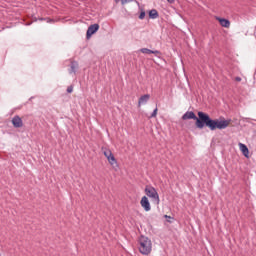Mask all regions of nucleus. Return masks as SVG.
I'll return each mask as SVG.
<instances>
[{"label": "nucleus", "instance_id": "nucleus-14", "mask_svg": "<svg viewBox=\"0 0 256 256\" xmlns=\"http://www.w3.org/2000/svg\"><path fill=\"white\" fill-rule=\"evenodd\" d=\"M127 3H133V0H121L122 5H127Z\"/></svg>", "mask_w": 256, "mask_h": 256}, {"label": "nucleus", "instance_id": "nucleus-21", "mask_svg": "<svg viewBox=\"0 0 256 256\" xmlns=\"http://www.w3.org/2000/svg\"><path fill=\"white\" fill-rule=\"evenodd\" d=\"M168 3H175V0H167Z\"/></svg>", "mask_w": 256, "mask_h": 256}, {"label": "nucleus", "instance_id": "nucleus-4", "mask_svg": "<svg viewBox=\"0 0 256 256\" xmlns=\"http://www.w3.org/2000/svg\"><path fill=\"white\" fill-rule=\"evenodd\" d=\"M102 151H103L104 157H106V159H108V162L110 163V165H117V159H115L113 152H111L107 148H102Z\"/></svg>", "mask_w": 256, "mask_h": 256}, {"label": "nucleus", "instance_id": "nucleus-15", "mask_svg": "<svg viewBox=\"0 0 256 256\" xmlns=\"http://www.w3.org/2000/svg\"><path fill=\"white\" fill-rule=\"evenodd\" d=\"M39 21H47V23H51L53 20L50 18H39Z\"/></svg>", "mask_w": 256, "mask_h": 256}, {"label": "nucleus", "instance_id": "nucleus-7", "mask_svg": "<svg viewBox=\"0 0 256 256\" xmlns=\"http://www.w3.org/2000/svg\"><path fill=\"white\" fill-rule=\"evenodd\" d=\"M12 125L15 127V129H21L23 127V120L19 115H16L12 118Z\"/></svg>", "mask_w": 256, "mask_h": 256}, {"label": "nucleus", "instance_id": "nucleus-9", "mask_svg": "<svg viewBox=\"0 0 256 256\" xmlns=\"http://www.w3.org/2000/svg\"><path fill=\"white\" fill-rule=\"evenodd\" d=\"M149 99H151V95L149 94L141 96L138 100V107H141V105H146Z\"/></svg>", "mask_w": 256, "mask_h": 256}, {"label": "nucleus", "instance_id": "nucleus-23", "mask_svg": "<svg viewBox=\"0 0 256 256\" xmlns=\"http://www.w3.org/2000/svg\"><path fill=\"white\" fill-rule=\"evenodd\" d=\"M168 223H171V220H168Z\"/></svg>", "mask_w": 256, "mask_h": 256}, {"label": "nucleus", "instance_id": "nucleus-16", "mask_svg": "<svg viewBox=\"0 0 256 256\" xmlns=\"http://www.w3.org/2000/svg\"><path fill=\"white\" fill-rule=\"evenodd\" d=\"M157 111H158V109L155 108L150 117H152V118L157 117Z\"/></svg>", "mask_w": 256, "mask_h": 256}, {"label": "nucleus", "instance_id": "nucleus-10", "mask_svg": "<svg viewBox=\"0 0 256 256\" xmlns=\"http://www.w3.org/2000/svg\"><path fill=\"white\" fill-rule=\"evenodd\" d=\"M141 53H144L145 55H160L161 52H159L158 50H151V49H148V48H141L140 49Z\"/></svg>", "mask_w": 256, "mask_h": 256}, {"label": "nucleus", "instance_id": "nucleus-5", "mask_svg": "<svg viewBox=\"0 0 256 256\" xmlns=\"http://www.w3.org/2000/svg\"><path fill=\"white\" fill-rule=\"evenodd\" d=\"M99 31V24H92L88 27V30L86 32V39H91L92 35H95V33Z\"/></svg>", "mask_w": 256, "mask_h": 256}, {"label": "nucleus", "instance_id": "nucleus-13", "mask_svg": "<svg viewBox=\"0 0 256 256\" xmlns=\"http://www.w3.org/2000/svg\"><path fill=\"white\" fill-rule=\"evenodd\" d=\"M149 17H150V19H158L159 12H157V10H155V9H152L149 12Z\"/></svg>", "mask_w": 256, "mask_h": 256}, {"label": "nucleus", "instance_id": "nucleus-8", "mask_svg": "<svg viewBox=\"0 0 256 256\" xmlns=\"http://www.w3.org/2000/svg\"><path fill=\"white\" fill-rule=\"evenodd\" d=\"M216 20L219 21L221 27H225L226 29L231 27V22L228 19L217 17Z\"/></svg>", "mask_w": 256, "mask_h": 256}, {"label": "nucleus", "instance_id": "nucleus-11", "mask_svg": "<svg viewBox=\"0 0 256 256\" xmlns=\"http://www.w3.org/2000/svg\"><path fill=\"white\" fill-rule=\"evenodd\" d=\"M77 69H79V63L77 61H72L70 64V69H69L70 75L73 73L76 74Z\"/></svg>", "mask_w": 256, "mask_h": 256}, {"label": "nucleus", "instance_id": "nucleus-17", "mask_svg": "<svg viewBox=\"0 0 256 256\" xmlns=\"http://www.w3.org/2000/svg\"><path fill=\"white\" fill-rule=\"evenodd\" d=\"M139 19L143 20L145 19V11H142L139 15Z\"/></svg>", "mask_w": 256, "mask_h": 256}, {"label": "nucleus", "instance_id": "nucleus-22", "mask_svg": "<svg viewBox=\"0 0 256 256\" xmlns=\"http://www.w3.org/2000/svg\"><path fill=\"white\" fill-rule=\"evenodd\" d=\"M116 1V3H119V0H115Z\"/></svg>", "mask_w": 256, "mask_h": 256}, {"label": "nucleus", "instance_id": "nucleus-3", "mask_svg": "<svg viewBox=\"0 0 256 256\" xmlns=\"http://www.w3.org/2000/svg\"><path fill=\"white\" fill-rule=\"evenodd\" d=\"M144 193L156 205H159V203H161V200L159 199V193L157 192V189H155V187L147 185L144 189Z\"/></svg>", "mask_w": 256, "mask_h": 256}, {"label": "nucleus", "instance_id": "nucleus-12", "mask_svg": "<svg viewBox=\"0 0 256 256\" xmlns=\"http://www.w3.org/2000/svg\"><path fill=\"white\" fill-rule=\"evenodd\" d=\"M239 149L243 153L244 157H249V148L243 143H239Z\"/></svg>", "mask_w": 256, "mask_h": 256}, {"label": "nucleus", "instance_id": "nucleus-2", "mask_svg": "<svg viewBox=\"0 0 256 256\" xmlns=\"http://www.w3.org/2000/svg\"><path fill=\"white\" fill-rule=\"evenodd\" d=\"M139 243V252L142 255H149L153 249V243L151 242V239L147 236H141L138 240Z\"/></svg>", "mask_w": 256, "mask_h": 256}, {"label": "nucleus", "instance_id": "nucleus-1", "mask_svg": "<svg viewBox=\"0 0 256 256\" xmlns=\"http://www.w3.org/2000/svg\"><path fill=\"white\" fill-rule=\"evenodd\" d=\"M189 119H193L197 129H203L204 127H208L210 131H215V129H227L231 124V120H219V119H211L209 114L205 112H198V117L195 115L193 111H187L182 116V121H187Z\"/></svg>", "mask_w": 256, "mask_h": 256}, {"label": "nucleus", "instance_id": "nucleus-18", "mask_svg": "<svg viewBox=\"0 0 256 256\" xmlns=\"http://www.w3.org/2000/svg\"><path fill=\"white\" fill-rule=\"evenodd\" d=\"M67 93H73V86H68Z\"/></svg>", "mask_w": 256, "mask_h": 256}, {"label": "nucleus", "instance_id": "nucleus-6", "mask_svg": "<svg viewBox=\"0 0 256 256\" xmlns=\"http://www.w3.org/2000/svg\"><path fill=\"white\" fill-rule=\"evenodd\" d=\"M140 205L144 208V211H151V203L149 202V198H147V196H143L141 198Z\"/></svg>", "mask_w": 256, "mask_h": 256}, {"label": "nucleus", "instance_id": "nucleus-19", "mask_svg": "<svg viewBox=\"0 0 256 256\" xmlns=\"http://www.w3.org/2000/svg\"><path fill=\"white\" fill-rule=\"evenodd\" d=\"M235 81H237L238 83H240L241 77L237 76V77L235 78Z\"/></svg>", "mask_w": 256, "mask_h": 256}, {"label": "nucleus", "instance_id": "nucleus-20", "mask_svg": "<svg viewBox=\"0 0 256 256\" xmlns=\"http://www.w3.org/2000/svg\"><path fill=\"white\" fill-rule=\"evenodd\" d=\"M164 217H165V219H168V220L173 219V217H171L169 215H164Z\"/></svg>", "mask_w": 256, "mask_h": 256}]
</instances>
